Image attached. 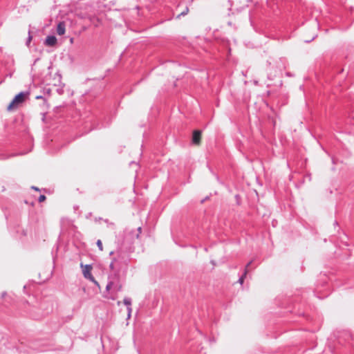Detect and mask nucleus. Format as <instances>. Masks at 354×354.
Instances as JSON below:
<instances>
[{
    "label": "nucleus",
    "mask_w": 354,
    "mask_h": 354,
    "mask_svg": "<svg viewBox=\"0 0 354 354\" xmlns=\"http://www.w3.org/2000/svg\"><path fill=\"white\" fill-rule=\"evenodd\" d=\"M108 283L106 286V290L109 291L111 288H113L115 292H120L122 286L120 282V276L118 274H111L108 277Z\"/></svg>",
    "instance_id": "f257e3e1"
},
{
    "label": "nucleus",
    "mask_w": 354,
    "mask_h": 354,
    "mask_svg": "<svg viewBox=\"0 0 354 354\" xmlns=\"http://www.w3.org/2000/svg\"><path fill=\"white\" fill-rule=\"evenodd\" d=\"M26 93L24 92H20L17 95H15L12 101L8 106V110H11L13 107L17 106L19 104L23 102L24 101Z\"/></svg>",
    "instance_id": "f03ea898"
},
{
    "label": "nucleus",
    "mask_w": 354,
    "mask_h": 354,
    "mask_svg": "<svg viewBox=\"0 0 354 354\" xmlns=\"http://www.w3.org/2000/svg\"><path fill=\"white\" fill-rule=\"evenodd\" d=\"M92 266L91 265L87 264L84 266L83 270L84 277L89 281L93 282L95 284L98 285L97 281L95 279L94 277L91 274Z\"/></svg>",
    "instance_id": "7ed1b4c3"
},
{
    "label": "nucleus",
    "mask_w": 354,
    "mask_h": 354,
    "mask_svg": "<svg viewBox=\"0 0 354 354\" xmlns=\"http://www.w3.org/2000/svg\"><path fill=\"white\" fill-rule=\"evenodd\" d=\"M29 317L34 320L41 319L44 317L43 313H40L37 308H32L29 311Z\"/></svg>",
    "instance_id": "20e7f679"
},
{
    "label": "nucleus",
    "mask_w": 354,
    "mask_h": 354,
    "mask_svg": "<svg viewBox=\"0 0 354 354\" xmlns=\"http://www.w3.org/2000/svg\"><path fill=\"white\" fill-rule=\"evenodd\" d=\"M202 131L200 130H194L192 135V143L198 145L201 143Z\"/></svg>",
    "instance_id": "39448f33"
},
{
    "label": "nucleus",
    "mask_w": 354,
    "mask_h": 354,
    "mask_svg": "<svg viewBox=\"0 0 354 354\" xmlns=\"http://www.w3.org/2000/svg\"><path fill=\"white\" fill-rule=\"evenodd\" d=\"M57 38L54 35H48L45 39L44 44L48 46H53L57 44Z\"/></svg>",
    "instance_id": "423d86ee"
},
{
    "label": "nucleus",
    "mask_w": 354,
    "mask_h": 354,
    "mask_svg": "<svg viewBox=\"0 0 354 354\" xmlns=\"http://www.w3.org/2000/svg\"><path fill=\"white\" fill-rule=\"evenodd\" d=\"M66 25L64 21H61L57 24V33L59 35H63L65 33Z\"/></svg>",
    "instance_id": "0eeeda50"
},
{
    "label": "nucleus",
    "mask_w": 354,
    "mask_h": 354,
    "mask_svg": "<svg viewBox=\"0 0 354 354\" xmlns=\"http://www.w3.org/2000/svg\"><path fill=\"white\" fill-rule=\"evenodd\" d=\"M252 263V261H250L245 266L244 273L239 277V282L242 284L243 283L244 279L247 274L248 272V268L250 266Z\"/></svg>",
    "instance_id": "6e6552de"
},
{
    "label": "nucleus",
    "mask_w": 354,
    "mask_h": 354,
    "mask_svg": "<svg viewBox=\"0 0 354 354\" xmlns=\"http://www.w3.org/2000/svg\"><path fill=\"white\" fill-rule=\"evenodd\" d=\"M124 304L127 306V308L131 306V299L129 297H125L123 300Z\"/></svg>",
    "instance_id": "1a4fd4ad"
},
{
    "label": "nucleus",
    "mask_w": 354,
    "mask_h": 354,
    "mask_svg": "<svg viewBox=\"0 0 354 354\" xmlns=\"http://www.w3.org/2000/svg\"><path fill=\"white\" fill-rule=\"evenodd\" d=\"M188 12H189V8L186 7L185 8V10L181 13H180L179 15H177L176 18L179 19L182 16H185L188 13Z\"/></svg>",
    "instance_id": "9d476101"
},
{
    "label": "nucleus",
    "mask_w": 354,
    "mask_h": 354,
    "mask_svg": "<svg viewBox=\"0 0 354 354\" xmlns=\"http://www.w3.org/2000/svg\"><path fill=\"white\" fill-rule=\"evenodd\" d=\"M57 93L59 94V95H62L64 94V85L62 86H59L57 90H56Z\"/></svg>",
    "instance_id": "9b49d317"
},
{
    "label": "nucleus",
    "mask_w": 354,
    "mask_h": 354,
    "mask_svg": "<svg viewBox=\"0 0 354 354\" xmlns=\"http://www.w3.org/2000/svg\"><path fill=\"white\" fill-rule=\"evenodd\" d=\"M96 244H97L99 250L100 251H102L103 250V246H102V243L101 240H100V239L97 240V242H96Z\"/></svg>",
    "instance_id": "f8f14e48"
},
{
    "label": "nucleus",
    "mask_w": 354,
    "mask_h": 354,
    "mask_svg": "<svg viewBox=\"0 0 354 354\" xmlns=\"http://www.w3.org/2000/svg\"><path fill=\"white\" fill-rule=\"evenodd\" d=\"M45 200H46V196L44 195H40L39 196V198H38L39 202L41 203V202L44 201Z\"/></svg>",
    "instance_id": "ddd939ff"
},
{
    "label": "nucleus",
    "mask_w": 354,
    "mask_h": 354,
    "mask_svg": "<svg viewBox=\"0 0 354 354\" xmlns=\"http://www.w3.org/2000/svg\"><path fill=\"white\" fill-rule=\"evenodd\" d=\"M110 269L113 271L115 270V266H114V260L111 261V263L109 265Z\"/></svg>",
    "instance_id": "4468645a"
},
{
    "label": "nucleus",
    "mask_w": 354,
    "mask_h": 354,
    "mask_svg": "<svg viewBox=\"0 0 354 354\" xmlns=\"http://www.w3.org/2000/svg\"><path fill=\"white\" fill-rule=\"evenodd\" d=\"M127 311H128V317H130L131 312H132V308L131 306V307L127 308Z\"/></svg>",
    "instance_id": "2eb2a0df"
},
{
    "label": "nucleus",
    "mask_w": 354,
    "mask_h": 354,
    "mask_svg": "<svg viewBox=\"0 0 354 354\" xmlns=\"http://www.w3.org/2000/svg\"><path fill=\"white\" fill-rule=\"evenodd\" d=\"M138 234H137V238L139 237V234L141 233L142 228L140 227H138Z\"/></svg>",
    "instance_id": "dca6fc26"
},
{
    "label": "nucleus",
    "mask_w": 354,
    "mask_h": 354,
    "mask_svg": "<svg viewBox=\"0 0 354 354\" xmlns=\"http://www.w3.org/2000/svg\"><path fill=\"white\" fill-rule=\"evenodd\" d=\"M32 39V37L30 36V34L29 33L28 38L27 39V44L30 43Z\"/></svg>",
    "instance_id": "f3484780"
},
{
    "label": "nucleus",
    "mask_w": 354,
    "mask_h": 354,
    "mask_svg": "<svg viewBox=\"0 0 354 354\" xmlns=\"http://www.w3.org/2000/svg\"><path fill=\"white\" fill-rule=\"evenodd\" d=\"M56 75H57V77H58V82H59V83H61V79H62V76H61V75H59V74H56Z\"/></svg>",
    "instance_id": "a211bd4d"
},
{
    "label": "nucleus",
    "mask_w": 354,
    "mask_h": 354,
    "mask_svg": "<svg viewBox=\"0 0 354 354\" xmlns=\"http://www.w3.org/2000/svg\"><path fill=\"white\" fill-rule=\"evenodd\" d=\"M44 91L48 94H50V88H44Z\"/></svg>",
    "instance_id": "6ab92c4d"
},
{
    "label": "nucleus",
    "mask_w": 354,
    "mask_h": 354,
    "mask_svg": "<svg viewBox=\"0 0 354 354\" xmlns=\"http://www.w3.org/2000/svg\"><path fill=\"white\" fill-rule=\"evenodd\" d=\"M36 99H42L43 97L41 95H38L35 97Z\"/></svg>",
    "instance_id": "aec40b11"
},
{
    "label": "nucleus",
    "mask_w": 354,
    "mask_h": 354,
    "mask_svg": "<svg viewBox=\"0 0 354 354\" xmlns=\"http://www.w3.org/2000/svg\"><path fill=\"white\" fill-rule=\"evenodd\" d=\"M32 189H35V190H37V191H38V190H39V189H38L37 187H35V186H32Z\"/></svg>",
    "instance_id": "412c9836"
},
{
    "label": "nucleus",
    "mask_w": 354,
    "mask_h": 354,
    "mask_svg": "<svg viewBox=\"0 0 354 354\" xmlns=\"http://www.w3.org/2000/svg\"><path fill=\"white\" fill-rule=\"evenodd\" d=\"M104 222H105V223H109V221H108V220H107V219H105V220H104Z\"/></svg>",
    "instance_id": "4be33fe9"
},
{
    "label": "nucleus",
    "mask_w": 354,
    "mask_h": 354,
    "mask_svg": "<svg viewBox=\"0 0 354 354\" xmlns=\"http://www.w3.org/2000/svg\"><path fill=\"white\" fill-rule=\"evenodd\" d=\"M113 254V252H110V255Z\"/></svg>",
    "instance_id": "5701e85b"
}]
</instances>
